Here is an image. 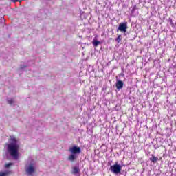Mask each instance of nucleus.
Returning <instances> with one entry per match:
<instances>
[{
    "label": "nucleus",
    "mask_w": 176,
    "mask_h": 176,
    "mask_svg": "<svg viewBox=\"0 0 176 176\" xmlns=\"http://www.w3.org/2000/svg\"><path fill=\"white\" fill-rule=\"evenodd\" d=\"M6 145L8 146L7 151L10 156L15 160H17V159H19V149L20 148V146L14 143L6 144Z\"/></svg>",
    "instance_id": "f257e3e1"
},
{
    "label": "nucleus",
    "mask_w": 176,
    "mask_h": 176,
    "mask_svg": "<svg viewBox=\"0 0 176 176\" xmlns=\"http://www.w3.org/2000/svg\"><path fill=\"white\" fill-rule=\"evenodd\" d=\"M110 170L113 174H120V171H122V166L116 162V164L110 166Z\"/></svg>",
    "instance_id": "f03ea898"
},
{
    "label": "nucleus",
    "mask_w": 176,
    "mask_h": 176,
    "mask_svg": "<svg viewBox=\"0 0 176 176\" xmlns=\"http://www.w3.org/2000/svg\"><path fill=\"white\" fill-rule=\"evenodd\" d=\"M120 31V32H127V22L121 23L118 29L117 32Z\"/></svg>",
    "instance_id": "7ed1b4c3"
},
{
    "label": "nucleus",
    "mask_w": 176,
    "mask_h": 176,
    "mask_svg": "<svg viewBox=\"0 0 176 176\" xmlns=\"http://www.w3.org/2000/svg\"><path fill=\"white\" fill-rule=\"evenodd\" d=\"M69 152H71V153H72L73 155H78L79 153H80L81 151H80V147L74 146L73 147H71L69 149Z\"/></svg>",
    "instance_id": "20e7f679"
},
{
    "label": "nucleus",
    "mask_w": 176,
    "mask_h": 176,
    "mask_svg": "<svg viewBox=\"0 0 176 176\" xmlns=\"http://www.w3.org/2000/svg\"><path fill=\"white\" fill-rule=\"evenodd\" d=\"M124 83L122 80H118L116 84V87L118 90H120L123 89Z\"/></svg>",
    "instance_id": "39448f33"
},
{
    "label": "nucleus",
    "mask_w": 176,
    "mask_h": 176,
    "mask_svg": "<svg viewBox=\"0 0 176 176\" xmlns=\"http://www.w3.org/2000/svg\"><path fill=\"white\" fill-rule=\"evenodd\" d=\"M34 171H35V168H34L33 166H30L27 169V173H28V174H32V173H34Z\"/></svg>",
    "instance_id": "423d86ee"
},
{
    "label": "nucleus",
    "mask_w": 176,
    "mask_h": 176,
    "mask_svg": "<svg viewBox=\"0 0 176 176\" xmlns=\"http://www.w3.org/2000/svg\"><path fill=\"white\" fill-rule=\"evenodd\" d=\"M76 157H77L76 155H75V154H72L68 157V160H69L70 162H74Z\"/></svg>",
    "instance_id": "0eeeda50"
},
{
    "label": "nucleus",
    "mask_w": 176,
    "mask_h": 176,
    "mask_svg": "<svg viewBox=\"0 0 176 176\" xmlns=\"http://www.w3.org/2000/svg\"><path fill=\"white\" fill-rule=\"evenodd\" d=\"M150 160H151V162H153V163H156V162H157V160H159V158L152 155V157H150Z\"/></svg>",
    "instance_id": "6e6552de"
},
{
    "label": "nucleus",
    "mask_w": 176,
    "mask_h": 176,
    "mask_svg": "<svg viewBox=\"0 0 176 176\" xmlns=\"http://www.w3.org/2000/svg\"><path fill=\"white\" fill-rule=\"evenodd\" d=\"M100 43H101V42L96 40V39H94L93 41V45L94 46H95L96 47H97V46H98V45H100Z\"/></svg>",
    "instance_id": "1a4fd4ad"
},
{
    "label": "nucleus",
    "mask_w": 176,
    "mask_h": 176,
    "mask_svg": "<svg viewBox=\"0 0 176 176\" xmlns=\"http://www.w3.org/2000/svg\"><path fill=\"white\" fill-rule=\"evenodd\" d=\"M10 174V172L6 171V172H0V176H7Z\"/></svg>",
    "instance_id": "9d476101"
},
{
    "label": "nucleus",
    "mask_w": 176,
    "mask_h": 176,
    "mask_svg": "<svg viewBox=\"0 0 176 176\" xmlns=\"http://www.w3.org/2000/svg\"><path fill=\"white\" fill-rule=\"evenodd\" d=\"M78 173H79V168L76 166L73 168V174H78Z\"/></svg>",
    "instance_id": "9b49d317"
},
{
    "label": "nucleus",
    "mask_w": 176,
    "mask_h": 176,
    "mask_svg": "<svg viewBox=\"0 0 176 176\" xmlns=\"http://www.w3.org/2000/svg\"><path fill=\"white\" fill-rule=\"evenodd\" d=\"M116 41H117L118 43H120V41H122V36H121V35H119V36L117 37Z\"/></svg>",
    "instance_id": "f8f14e48"
},
{
    "label": "nucleus",
    "mask_w": 176,
    "mask_h": 176,
    "mask_svg": "<svg viewBox=\"0 0 176 176\" xmlns=\"http://www.w3.org/2000/svg\"><path fill=\"white\" fill-rule=\"evenodd\" d=\"M8 104H10V105H12V104H13V102H14L13 99L8 100Z\"/></svg>",
    "instance_id": "ddd939ff"
},
{
    "label": "nucleus",
    "mask_w": 176,
    "mask_h": 176,
    "mask_svg": "<svg viewBox=\"0 0 176 176\" xmlns=\"http://www.w3.org/2000/svg\"><path fill=\"white\" fill-rule=\"evenodd\" d=\"M12 164H12V163L6 164V168H8L10 167Z\"/></svg>",
    "instance_id": "4468645a"
},
{
    "label": "nucleus",
    "mask_w": 176,
    "mask_h": 176,
    "mask_svg": "<svg viewBox=\"0 0 176 176\" xmlns=\"http://www.w3.org/2000/svg\"><path fill=\"white\" fill-rule=\"evenodd\" d=\"M12 2H21L23 0H11Z\"/></svg>",
    "instance_id": "2eb2a0df"
},
{
    "label": "nucleus",
    "mask_w": 176,
    "mask_h": 176,
    "mask_svg": "<svg viewBox=\"0 0 176 176\" xmlns=\"http://www.w3.org/2000/svg\"><path fill=\"white\" fill-rule=\"evenodd\" d=\"M12 141H16V139L15 138L12 139Z\"/></svg>",
    "instance_id": "dca6fc26"
}]
</instances>
